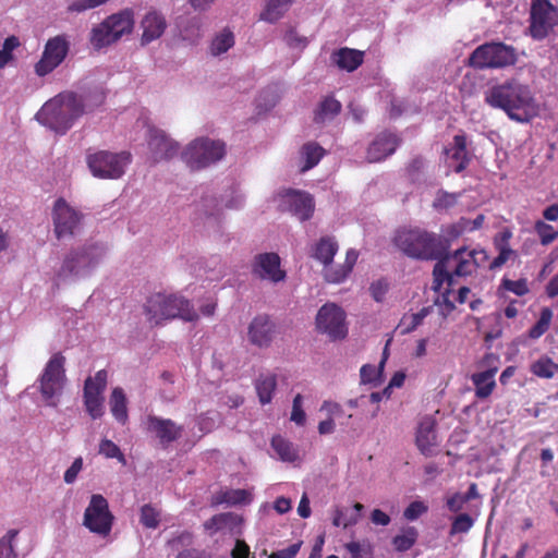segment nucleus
I'll return each mask as SVG.
<instances>
[{
    "label": "nucleus",
    "mask_w": 558,
    "mask_h": 558,
    "mask_svg": "<svg viewBox=\"0 0 558 558\" xmlns=\"http://www.w3.org/2000/svg\"><path fill=\"white\" fill-rule=\"evenodd\" d=\"M485 101L493 108L504 110L517 122H529L538 113V105L531 88L517 80L492 86L485 93Z\"/></svg>",
    "instance_id": "obj_1"
},
{
    "label": "nucleus",
    "mask_w": 558,
    "mask_h": 558,
    "mask_svg": "<svg viewBox=\"0 0 558 558\" xmlns=\"http://www.w3.org/2000/svg\"><path fill=\"white\" fill-rule=\"evenodd\" d=\"M84 113L83 98L63 92L49 99L36 113V120L57 134H65Z\"/></svg>",
    "instance_id": "obj_2"
},
{
    "label": "nucleus",
    "mask_w": 558,
    "mask_h": 558,
    "mask_svg": "<svg viewBox=\"0 0 558 558\" xmlns=\"http://www.w3.org/2000/svg\"><path fill=\"white\" fill-rule=\"evenodd\" d=\"M108 247L100 242H87L71 250L57 271L60 282H73L89 277L107 256Z\"/></svg>",
    "instance_id": "obj_3"
},
{
    "label": "nucleus",
    "mask_w": 558,
    "mask_h": 558,
    "mask_svg": "<svg viewBox=\"0 0 558 558\" xmlns=\"http://www.w3.org/2000/svg\"><path fill=\"white\" fill-rule=\"evenodd\" d=\"M488 255L483 248H458L445 260L435 265L433 288L440 290L444 282L451 287L454 276L465 277L474 274L478 267L485 264Z\"/></svg>",
    "instance_id": "obj_4"
},
{
    "label": "nucleus",
    "mask_w": 558,
    "mask_h": 558,
    "mask_svg": "<svg viewBox=\"0 0 558 558\" xmlns=\"http://www.w3.org/2000/svg\"><path fill=\"white\" fill-rule=\"evenodd\" d=\"M396 246L410 257L434 259L440 254V240L437 234L421 228H402L393 238Z\"/></svg>",
    "instance_id": "obj_5"
},
{
    "label": "nucleus",
    "mask_w": 558,
    "mask_h": 558,
    "mask_svg": "<svg viewBox=\"0 0 558 558\" xmlns=\"http://www.w3.org/2000/svg\"><path fill=\"white\" fill-rule=\"evenodd\" d=\"M145 310L148 320L155 325L177 317L187 322L198 317L189 301L179 295L153 294L148 298Z\"/></svg>",
    "instance_id": "obj_6"
},
{
    "label": "nucleus",
    "mask_w": 558,
    "mask_h": 558,
    "mask_svg": "<svg viewBox=\"0 0 558 558\" xmlns=\"http://www.w3.org/2000/svg\"><path fill=\"white\" fill-rule=\"evenodd\" d=\"M134 28V12L123 9L106 17L94 26L90 32V44L96 49L110 46L123 36L130 35Z\"/></svg>",
    "instance_id": "obj_7"
},
{
    "label": "nucleus",
    "mask_w": 558,
    "mask_h": 558,
    "mask_svg": "<svg viewBox=\"0 0 558 558\" xmlns=\"http://www.w3.org/2000/svg\"><path fill=\"white\" fill-rule=\"evenodd\" d=\"M225 155L226 146L221 141L199 137L184 148L181 157L189 168L199 170L220 161Z\"/></svg>",
    "instance_id": "obj_8"
},
{
    "label": "nucleus",
    "mask_w": 558,
    "mask_h": 558,
    "mask_svg": "<svg viewBox=\"0 0 558 558\" xmlns=\"http://www.w3.org/2000/svg\"><path fill=\"white\" fill-rule=\"evenodd\" d=\"M558 26V5L551 0H530L527 34L534 40L547 38Z\"/></svg>",
    "instance_id": "obj_9"
},
{
    "label": "nucleus",
    "mask_w": 558,
    "mask_h": 558,
    "mask_svg": "<svg viewBox=\"0 0 558 558\" xmlns=\"http://www.w3.org/2000/svg\"><path fill=\"white\" fill-rule=\"evenodd\" d=\"M66 383L64 357L57 353L47 362L39 378V391L45 402L56 407Z\"/></svg>",
    "instance_id": "obj_10"
},
{
    "label": "nucleus",
    "mask_w": 558,
    "mask_h": 558,
    "mask_svg": "<svg viewBox=\"0 0 558 558\" xmlns=\"http://www.w3.org/2000/svg\"><path fill=\"white\" fill-rule=\"evenodd\" d=\"M515 61V49L502 43L484 44L470 57V64L476 69L505 68L514 64Z\"/></svg>",
    "instance_id": "obj_11"
},
{
    "label": "nucleus",
    "mask_w": 558,
    "mask_h": 558,
    "mask_svg": "<svg viewBox=\"0 0 558 558\" xmlns=\"http://www.w3.org/2000/svg\"><path fill=\"white\" fill-rule=\"evenodd\" d=\"M131 162L129 153L97 151L87 156V166L95 178H121Z\"/></svg>",
    "instance_id": "obj_12"
},
{
    "label": "nucleus",
    "mask_w": 558,
    "mask_h": 558,
    "mask_svg": "<svg viewBox=\"0 0 558 558\" xmlns=\"http://www.w3.org/2000/svg\"><path fill=\"white\" fill-rule=\"evenodd\" d=\"M113 520L107 499L100 494L92 495L84 511L83 525L89 532L106 537L112 530Z\"/></svg>",
    "instance_id": "obj_13"
},
{
    "label": "nucleus",
    "mask_w": 558,
    "mask_h": 558,
    "mask_svg": "<svg viewBox=\"0 0 558 558\" xmlns=\"http://www.w3.org/2000/svg\"><path fill=\"white\" fill-rule=\"evenodd\" d=\"M70 50V39L65 34L53 36L45 44L40 59L34 70L39 77L53 72L66 58Z\"/></svg>",
    "instance_id": "obj_14"
},
{
    "label": "nucleus",
    "mask_w": 558,
    "mask_h": 558,
    "mask_svg": "<svg viewBox=\"0 0 558 558\" xmlns=\"http://www.w3.org/2000/svg\"><path fill=\"white\" fill-rule=\"evenodd\" d=\"M318 332L331 340H341L348 335L345 312L336 303L328 302L319 310L315 318Z\"/></svg>",
    "instance_id": "obj_15"
},
{
    "label": "nucleus",
    "mask_w": 558,
    "mask_h": 558,
    "mask_svg": "<svg viewBox=\"0 0 558 558\" xmlns=\"http://www.w3.org/2000/svg\"><path fill=\"white\" fill-rule=\"evenodd\" d=\"M52 219L58 239L74 236L82 230L83 215L63 198L56 201Z\"/></svg>",
    "instance_id": "obj_16"
},
{
    "label": "nucleus",
    "mask_w": 558,
    "mask_h": 558,
    "mask_svg": "<svg viewBox=\"0 0 558 558\" xmlns=\"http://www.w3.org/2000/svg\"><path fill=\"white\" fill-rule=\"evenodd\" d=\"M107 386V372L98 371L94 377H88L84 386V404L86 411L96 420L104 415L102 393Z\"/></svg>",
    "instance_id": "obj_17"
},
{
    "label": "nucleus",
    "mask_w": 558,
    "mask_h": 558,
    "mask_svg": "<svg viewBox=\"0 0 558 558\" xmlns=\"http://www.w3.org/2000/svg\"><path fill=\"white\" fill-rule=\"evenodd\" d=\"M279 207L282 210L290 211L301 221L311 218L314 211V202L310 194L294 191L284 190L277 195Z\"/></svg>",
    "instance_id": "obj_18"
},
{
    "label": "nucleus",
    "mask_w": 558,
    "mask_h": 558,
    "mask_svg": "<svg viewBox=\"0 0 558 558\" xmlns=\"http://www.w3.org/2000/svg\"><path fill=\"white\" fill-rule=\"evenodd\" d=\"M147 142L149 158L154 163L168 160L174 157L179 151V144L169 137L163 130L155 126H148Z\"/></svg>",
    "instance_id": "obj_19"
},
{
    "label": "nucleus",
    "mask_w": 558,
    "mask_h": 558,
    "mask_svg": "<svg viewBox=\"0 0 558 558\" xmlns=\"http://www.w3.org/2000/svg\"><path fill=\"white\" fill-rule=\"evenodd\" d=\"M252 272L260 280L278 283L286 279L281 259L276 253H262L254 257Z\"/></svg>",
    "instance_id": "obj_20"
},
{
    "label": "nucleus",
    "mask_w": 558,
    "mask_h": 558,
    "mask_svg": "<svg viewBox=\"0 0 558 558\" xmlns=\"http://www.w3.org/2000/svg\"><path fill=\"white\" fill-rule=\"evenodd\" d=\"M493 360L492 355H487L484 361L486 367H482V364H480L478 369L471 375L475 397L480 400L489 398L496 388L495 377L498 372V366L490 363Z\"/></svg>",
    "instance_id": "obj_21"
},
{
    "label": "nucleus",
    "mask_w": 558,
    "mask_h": 558,
    "mask_svg": "<svg viewBox=\"0 0 558 558\" xmlns=\"http://www.w3.org/2000/svg\"><path fill=\"white\" fill-rule=\"evenodd\" d=\"M147 430L166 447L181 438L184 427L170 418L149 415L147 417Z\"/></svg>",
    "instance_id": "obj_22"
},
{
    "label": "nucleus",
    "mask_w": 558,
    "mask_h": 558,
    "mask_svg": "<svg viewBox=\"0 0 558 558\" xmlns=\"http://www.w3.org/2000/svg\"><path fill=\"white\" fill-rule=\"evenodd\" d=\"M243 519L232 512L216 514L204 523L206 533L210 536L220 533L221 535L235 536L242 533Z\"/></svg>",
    "instance_id": "obj_23"
},
{
    "label": "nucleus",
    "mask_w": 558,
    "mask_h": 558,
    "mask_svg": "<svg viewBox=\"0 0 558 558\" xmlns=\"http://www.w3.org/2000/svg\"><path fill=\"white\" fill-rule=\"evenodd\" d=\"M435 426V420L430 416H424L417 425L415 442L420 452L427 457L435 453L439 444Z\"/></svg>",
    "instance_id": "obj_24"
},
{
    "label": "nucleus",
    "mask_w": 558,
    "mask_h": 558,
    "mask_svg": "<svg viewBox=\"0 0 558 558\" xmlns=\"http://www.w3.org/2000/svg\"><path fill=\"white\" fill-rule=\"evenodd\" d=\"M140 28L142 29L141 45L146 46L163 35L167 21L160 12L150 10L143 16Z\"/></svg>",
    "instance_id": "obj_25"
},
{
    "label": "nucleus",
    "mask_w": 558,
    "mask_h": 558,
    "mask_svg": "<svg viewBox=\"0 0 558 558\" xmlns=\"http://www.w3.org/2000/svg\"><path fill=\"white\" fill-rule=\"evenodd\" d=\"M245 194L239 189L234 187L230 193L223 195L222 205H219L214 198H206L203 203V211L208 218L217 219L220 216L222 206L229 209H240L244 206Z\"/></svg>",
    "instance_id": "obj_26"
},
{
    "label": "nucleus",
    "mask_w": 558,
    "mask_h": 558,
    "mask_svg": "<svg viewBox=\"0 0 558 558\" xmlns=\"http://www.w3.org/2000/svg\"><path fill=\"white\" fill-rule=\"evenodd\" d=\"M399 144L398 137L390 132H381L371 143L367 149V159L377 162L395 153Z\"/></svg>",
    "instance_id": "obj_27"
},
{
    "label": "nucleus",
    "mask_w": 558,
    "mask_h": 558,
    "mask_svg": "<svg viewBox=\"0 0 558 558\" xmlns=\"http://www.w3.org/2000/svg\"><path fill=\"white\" fill-rule=\"evenodd\" d=\"M513 233L510 229L505 228L498 232L494 238V246L498 251V255L490 264V268H499L509 260H514L518 256L517 252L511 248L510 240Z\"/></svg>",
    "instance_id": "obj_28"
},
{
    "label": "nucleus",
    "mask_w": 558,
    "mask_h": 558,
    "mask_svg": "<svg viewBox=\"0 0 558 558\" xmlns=\"http://www.w3.org/2000/svg\"><path fill=\"white\" fill-rule=\"evenodd\" d=\"M274 323L267 316H258L253 319L248 328V337L252 343L264 347L272 339Z\"/></svg>",
    "instance_id": "obj_29"
},
{
    "label": "nucleus",
    "mask_w": 558,
    "mask_h": 558,
    "mask_svg": "<svg viewBox=\"0 0 558 558\" xmlns=\"http://www.w3.org/2000/svg\"><path fill=\"white\" fill-rule=\"evenodd\" d=\"M449 167L456 172H461L465 169L469 158L466 151V141L464 135H456L453 143L445 150Z\"/></svg>",
    "instance_id": "obj_30"
},
{
    "label": "nucleus",
    "mask_w": 558,
    "mask_h": 558,
    "mask_svg": "<svg viewBox=\"0 0 558 558\" xmlns=\"http://www.w3.org/2000/svg\"><path fill=\"white\" fill-rule=\"evenodd\" d=\"M271 449L275 456L282 462L294 463L301 461V452L299 446L289 439L277 435L271 438Z\"/></svg>",
    "instance_id": "obj_31"
},
{
    "label": "nucleus",
    "mask_w": 558,
    "mask_h": 558,
    "mask_svg": "<svg viewBox=\"0 0 558 558\" xmlns=\"http://www.w3.org/2000/svg\"><path fill=\"white\" fill-rule=\"evenodd\" d=\"M338 252V243L331 236H323L312 248V257L323 265L331 264Z\"/></svg>",
    "instance_id": "obj_32"
},
{
    "label": "nucleus",
    "mask_w": 558,
    "mask_h": 558,
    "mask_svg": "<svg viewBox=\"0 0 558 558\" xmlns=\"http://www.w3.org/2000/svg\"><path fill=\"white\" fill-rule=\"evenodd\" d=\"M363 505L356 502L352 509L336 507L332 513V524L337 527L347 529L359 522Z\"/></svg>",
    "instance_id": "obj_33"
},
{
    "label": "nucleus",
    "mask_w": 558,
    "mask_h": 558,
    "mask_svg": "<svg viewBox=\"0 0 558 558\" xmlns=\"http://www.w3.org/2000/svg\"><path fill=\"white\" fill-rule=\"evenodd\" d=\"M294 0H267L259 20L276 23L290 9Z\"/></svg>",
    "instance_id": "obj_34"
},
{
    "label": "nucleus",
    "mask_w": 558,
    "mask_h": 558,
    "mask_svg": "<svg viewBox=\"0 0 558 558\" xmlns=\"http://www.w3.org/2000/svg\"><path fill=\"white\" fill-rule=\"evenodd\" d=\"M110 411L113 417L121 424L128 421L126 397L122 388L116 387L109 400Z\"/></svg>",
    "instance_id": "obj_35"
},
{
    "label": "nucleus",
    "mask_w": 558,
    "mask_h": 558,
    "mask_svg": "<svg viewBox=\"0 0 558 558\" xmlns=\"http://www.w3.org/2000/svg\"><path fill=\"white\" fill-rule=\"evenodd\" d=\"M324 154V148L318 144L313 142L304 144L301 149V171L304 172L314 168L319 162Z\"/></svg>",
    "instance_id": "obj_36"
},
{
    "label": "nucleus",
    "mask_w": 558,
    "mask_h": 558,
    "mask_svg": "<svg viewBox=\"0 0 558 558\" xmlns=\"http://www.w3.org/2000/svg\"><path fill=\"white\" fill-rule=\"evenodd\" d=\"M193 536L189 532H182L169 542L172 550H178L177 558H199L196 550L192 549Z\"/></svg>",
    "instance_id": "obj_37"
},
{
    "label": "nucleus",
    "mask_w": 558,
    "mask_h": 558,
    "mask_svg": "<svg viewBox=\"0 0 558 558\" xmlns=\"http://www.w3.org/2000/svg\"><path fill=\"white\" fill-rule=\"evenodd\" d=\"M335 62L339 68L351 72L363 62V54L354 49L342 48L335 54Z\"/></svg>",
    "instance_id": "obj_38"
},
{
    "label": "nucleus",
    "mask_w": 558,
    "mask_h": 558,
    "mask_svg": "<svg viewBox=\"0 0 558 558\" xmlns=\"http://www.w3.org/2000/svg\"><path fill=\"white\" fill-rule=\"evenodd\" d=\"M233 46L234 35L230 29L225 28L213 38L209 51L211 56L219 57L226 53Z\"/></svg>",
    "instance_id": "obj_39"
},
{
    "label": "nucleus",
    "mask_w": 558,
    "mask_h": 558,
    "mask_svg": "<svg viewBox=\"0 0 558 558\" xmlns=\"http://www.w3.org/2000/svg\"><path fill=\"white\" fill-rule=\"evenodd\" d=\"M252 501V495L245 489H228L215 497V504H227L230 506L246 505Z\"/></svg>",
    "instance_id": "obj_40"
},
{
    "label": "nucleus",
    "mask_w": 558,
    "mask_h": 558,
    "mask_svg": "<svg viewBox=\"0 0 558 558\" xmlns=\"http://www.w3.org/2000/svg\"><path fill=\"white\" fill-rule=\"evenodd\" d=\"M530 371L539 378L550 379L558 374V364L543 355L531 364Z\"/></svg>",
    "instance_id": "obj_41"
},
{
    "label": "nucleus",
    "mask_w": 558,
    "mask_h": 558,
    "mask_svg": "<svg viewBox=\"0 0 558 558\" xmlns=\"http://www.w3.org/2000/svg\"><path fill=\"white\" fill-rule=\"evenodd\" d=\"M429 314V308L424 307L417 313L404 314L400 319L398 329L401 335H407L414 331L418 326L423 324L425 317Z\"/></svg>",
    "instance_id": "obj_42"
},
{
    "label": "nucleus",
    "mask_w": 558,
    "mask_h": 558,
    "mask_svg": "<svg viewBox=\"0 0 558 558\" xmlns=\"http://www.w3.org/2000/svg\"><path fill=\"white\" fill-rule=\"evenodd\" d=\"M340 110L341 104L332 97H327L322 101L316 112L315 120L317 122H325L337 116L340 112Z\"/></svg>",
    "instance_id": "obj_43"
},
{
    "label": "nucleus",
    "mask_w": 558,
    "mask_h": 558,
    "mask_svg": "<svg viewBox=\"0 0 558 558\" xmlns=\"http://www.w3.org/2000/svg\"><path fill=\"white\" fill-rule=\"evenodd\" d=\"M323 266L324 279L329 283L339 284L343 282L351 274V271L343 264L332 265L331 263Z\"/></svg>",
    "instance_id": "obj_44"
},
{
    "label": "nucleus",
    "mask_w": 558,
    "mask_h": 558,
    "mask_svg": "<svg viewBox=\"0 0 558 558\" xmlns=\"http://www.w3.org/2000/svg\"><path fill=\"white\" fill-rule=\"evenodd\" d=\"M534 231L543 246H548L558 239V230L545 220H536L534 222Z\"/></svg>",
    "instance_id": "obj_45"
},
{
    "label": "nucleus",
    "mask_w": 558,
    "mask_h": 558,
    "mask_svg": "<svg viewBox=\"0 0 558 558\" xmlns=\"http://www.w3.org/2000/svg\"><path fill=\"white\" fill-rule=\"evenodd\" d=\"M276 388V379L274 376L260 377L256 383V390L259 401L263 404L269 403L272 398V392Z\"/></svg>",
    "instance_id": "obj_46"
},
{
    "label": "nucleus",
    "mask_w": 558,
    "mask_h": 558,
    "mask_svg": "<svg viewBox=\"0 0 558 558\" xmlns=\"http://www.w3.org/2000/svg\"><path fill=\"white\" fill-rule=\"evenodd\" d=\"M553 318V312L550 308L545 307L541 312V316L536 324L530 329L529 336L532 339L541 338L549 328Z\"/></svg>",
    "instance_id": "obj_47"
},
{
    "label": "nucleus",
    "mask_w": 558,
    "mask_h": 558,
    "mask_svg": "<svg viewBox=\"0 0 558 558\" xmlns=\"http://www.w3.org/2000/svg\"><path fill=\"white\" fill-rule=\"evenodd\" d=\"M417 538V531L414 527H408L402 531L401 534L395 536L393 545L397 550L405 551L409 550Z\"/></svg>",
    "instance_id": "obj_48"
},
{
    "label": "nucleus",
    "mask_w": 558,
    "mask_h": 558,
    "mask_svg": "<svg viewBox=\"0 0 558 558\" xmlns=\"http://www.w3.org/2000/svg\"><path fill=\"white\" fill-rule=\"evenodd\" d=\"M141 523L147 529H156L160 522V512L150 505H145L141 509Z\"/></svg>",
    "instance_id": "obj_49"
},
{
    "label": "nucleus",
    "mask_w": 558,
    "mask_h": 558,
    "mask_svg": "<svg viewBox=\"0 0 558 558\" xmlns=\"http://www.w3.org/2000/svg\"><path fill=\"white\" fill-rule=\"evenodd\" d=\"M389 289L390 283L388 282V280L380 278L371 283L369 293L375 302L381 303L385 301Z\"/></svg>",
    "instance_id": "obj_50"
},
{
    "label": "nucleus",
    "mask_w": 558,
    "mask_h": 558,
    "mask_svg": "<svg viewBox=\"0 0 558 558\" xmlns=\"http://www.w3.org/2000/svg\"><path fill=\"white\" fill-rule=\"evenodd\" d=\"M99 453L109 459H118L121 462H124V456L121 452L120 448L109 439H102L99 444Z\"/></svg>",
    "instance_id": "obj_51"
},
{
    "label": "nucleus",
    "mask_w": 558,
    "mask_h": 558,
    "mask_svg": "<svg viewBox=\"0 0 558 558\" xmlns=\"http://www.w3.org/2000/svg\"><path fill=\"white\" fill-rule=\"evenodd\" d=\"M459 196H460V194L440 191L437 193V195L434 199L433 206L436 209H448V208L452 207L453 205H456Z\"/></svg>",
    "instance_id": "obj_52"
},
{
    "label": "nucleus",
    "mask_w": 558,
    "mask_h": 558,
    "mask_svg": "<svg viewBox=\"0 0 558 558\" xmlns=\"http://www.w3.org/2000/svg\"><path fill=\"white\" fill-rule=\"evenodd\" d=\"M290 420L300 426L304 425L306 421V414L303 410V397L300 393L293 399Z\"/></svg>",
    "instance_id": "obj_53"
},
{
    "label": "nucleus",
    "mask_w": 558,
    "mask_h": 558,
    "mask_svg": "<svg viewBox=\"0 0 558 558\" xmlns=\"http://www.w3.org/2000/svg\"><path fill=\"white\" fill-rule=\"evenodd\" d=\"M474 520L466 513L459 514L451 524V534L466 533L473 526Z\"/></svg>",
    "instance_id": "obj_54"
},
{
    "label": "nucleus",
    "mask_w": 558,
    "mask_h": 558,
    "mask_svg": "<svg viewBox=\"0 0 558 558\" xmlns=\"http://www.w3.org/2000/svg\"><path fill=\"white\" fill-rule=\"evenodd\" d=\"M502 287L518 296H522L529 292L527 282L525 279L510 280L504 279Z\"/></svg>",
    "instance_id": "obj_55"
},
{
    "label": "nucleus",
    "mask_w": 558,
    "mask_h": 558,
    "mask_svg": "<svg viewBox=\"0 0 558 558\" xmlns=\"http://www.w3.org/2000/svg\"><path fill=\"white\" fill-rule=\"evenodd\" d=\"M17 535V530H10L5 536L0 539V558H11L13 555L12 542Z\"/></svg>",
    "instance_id": "obj_56"
},
{
    "label": "nucleus",
    "mask_w": 558,
    "mask_h": 558,
    "mask_svg": "<svg viewBox=\"0 0 558 558\" xmlns=\"http://www.w3.org/2000/svg\"><path fill=\"white\" fill-rule=\"evenodd\" d=\"M83 469V459L76 458L71 466L64 472L63 480L66 484H73Z\"/></svg>",
    "instance_id": "obj_57"
},
{
    "label": "nucleus",
    "mask_w": 558,
    "mask_h": 558,
    "mask_svg": "<svg viewBox=\"0 0 558 558\" xmlns=\"http://www.w3.org/2000/svg\"><path fill=\"white\" fill-rule=\"evenodd\" d=\"M361 380L364 384L375 383L379 376V368L375 365L365 364L360 369Z\"/></svg>",
    "instance_id": "obj_58"
},
{
    "label": "nucleus",
    "mask_w": 558,
    "mask_h": 558,
    "mask_svg": "<svg viewBox=\"0 0 558 558\" xmlns=\"http://www.w3.org/2000/svg\"><path fill=\"white\" fill-rule=\"evenodd\" d=\"M427 511V507L422 501H413L404 510V517L408 520H416L420 515Z\"/></svg>",
    "instance_id": "obj_59"
},
{
    "label": "nucleus",
    "mask_w": 558,
    "mask_h": 558,
    "mask_svg": "<svg viewBox=\"0 0 558 558\" xmlns=\"http://www.w3.org/2000/svg\"><path fill=\"white\" fill-rule=\"evenodd\" d=\"M301 542L290 545L287 548L279 549L269 555L268 558H294L301 548Z\"/></svg>",
    "instance_id": "obj_60"
},
{
    "label": "nucleus",
    "mask_w": 558,
    "mask_h": 558,
    "mask_svg": "<svg viewBox=\"0 0 558 558\" xmlns=\"http://www.w3.org/2000/svg\"><path fill=\"white\" fill-rule=\"evenodd\" d=\"M106 95L102 90H96L89 95L86 99H83L84 111L86 109H93L104 104Z\"/></svg>",
    "instance_id": "obj_61"
},
{
    "label": "nucleus",
    "mask_w": 558,
    "mask_h": 558,
    "mask_svg": "<svg viewBox=\"0 0 558 558\" xmlns=\"http://www.w3.org/2000/svg\"><path fill=\"white\" fill-rule=\"evenodd\" d=\"M466 502V499L463 498V494L456 493L447 499V507L451 512H459Z\"/></svg>",
    "instance_id": "obj_62"
},
{
    "label": "nucleus",
    "mask_w": 558,
    "mask_h": 558,
    "mask_svg": "<svg viewBox=\"0 0 558 558\" xmlns=\"http://www.w3.org/2000/svg\"><path fill=\"white\" fill-rule=\"evenodd\" d=\"M320 412H326L328 417L331 418L343 415L342 407L339 403L332 401H324L320 407Z\"/></svg>",
    "instance_id": "obj_63"
},
{
    "label": "nucleus",
    "mask_w": 558,
    "mask_h": 558,
    "mask_svg": "<svg viewBox=\"0 0 558 558\" xmlns=\"http://www.w3.org/2000/svg\"><path fill=\"white\" fill-rule=\"evenodd\" d=\"M231 555L232 558H247L250 555V547L243 541L236 539Z\"/></svg>",
    "instance_id": "obj_64"
}]
</instances>
